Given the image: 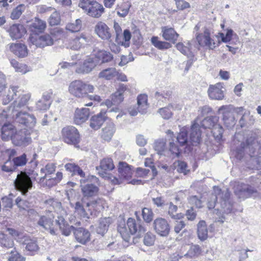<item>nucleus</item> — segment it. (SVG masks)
<instances>
[{
	"label": "nucleus",
	"mask_w": 261,
	"mask_h": 261,
	"mask_svg": "<svg viewBox=\"0 0 261 261\" xmlns=\"http://www.w3.org/2000/svg\"><path fill=\"white\" fill-rule=\"evenodd\" d=\"M111 222V219L110 217L101 218L98 221V225L96 229V232L103 236L108 231Z\"/></svg>",
	"instance_id": "33"
},
{
	"label": "nucleus",
	"mask_w": 261,
	"mask_h": 261,
	"mask_svg": "<svg viewBox=\"0 0 261 261\" xmlns=\"http://www.w3.org/2000/svg\"><path fill=\"white\" fill-rule=\"evenodd\" d=\"M63 30L59 28L51 29L49 33H44L41 35H30L29 40L31 43L37 47L43 48L51 46L54 41L58 39L59 36L63 33Z\"/></svg>",
	"instance_id": "5"
},
{
	"label": "nucleus",
	"mask_w": 261,
	"mask_h": 261,
	"mask_svg": "<svg viewBox=\"0 0 261 261\" xmlns=\"http://www.w3.org/2000/svg\"><path fill=\"white\" fill-rule=\"evenodd\" d=\"M90 111L88 108H82L76 109L74 121L76 124H81L87 120L89 117Z\"/></svg>",
	"instance_id": "27"
},
{
	"label": "nucleus",
	"mask_w": 261,
	"mask_h": 261,
	"mask_svg": "<svg viewBox=\"0 0 261 261\" xmlns=\"http://www.w3.org/2000/svg\"><path fill=\"white\" fill-rule=\"evenodd\" d=\"M61 21L60 14L56 11H55L50 16L48 19V23L50 25H57L60 24Z\"/></svg>",
	"instance_id": "59"
},
{
	"label": "nucleus",
	"mask_w": 261,
	"mask_h": 261,
	"mask_svg": "<svg viewBox=\"0 0 261 261\" xmlns=\"http://www.w3.org/2000/svg\"><path fill=\"white\" fill-rule=\"evenodd\" d=\"M74 236L76 241L83 245H86L91 240L90 231L83 227H76L74 231Z\"/></svg>",
	"instance_id": "19"
},
{
	"label": "nucleus",
	"mask_w": 261,
	"mask_h": 261,
	"mask_svg": "<svg viewBox=\"0 0 261 261\" xmlns=\"http://www.w3.org/2000/svg\"><path fill=\"white\" fill-rule=\"evenodd\" d=\"M74 209L75 212L83 218L90 219V216L92 215V211L89 208L88 212H87L80 201L76 202Z\"/></svg>",
	"instance_id": "41"
},
{
	"label": "nucleus",
	"mask_w": 261,
	"mask_h": 261,
	"mask_svg": "<svg viewBox=\"0 0 261 261\" xmlns=\"http://www.w3.org/2000/svg\"><path fill=\"white\" fill-rule=\"evenodd\" d=\"M230 193L226 191L222 194L221 206L223 213L228 214L232 212V206L229 202Z\"/></svg>",
	"instance_id": "30"
},
{
	"label": "nucleus",
	"mask_w": 261,
	"mask_h": 261,
	"mask_svg": "<svg viewBox=\"0 0 261 261\" xmlns=\"http://www.w3.org/2000/svg\"><path fill=\"white\" fill-rule=\"evenodd\" d=\"M166 143L163 140H157L154 142V150L159 154H162L165 148Z\"/></svg>",
	"instance_id": "62"
},
{
	"label": "nucleus",
	"mask_w": 261,
	"mask_h": 261,
	"mask_svg": "<svg viewBox=\"0 0 261 261\" xmlns=\"http://www.w3.org/2000/svg\"><path fill=\"white\" fill-rule=\"evenodd\" d=\"M76 227L72 225H69L68 222H66L63 225L62 228L60 229V230L61 231V233L63 235L65 236H69L71 232H73L74 233V231L75 230Z\"/></svg>",
	"instance_id": "57"
},
{
	"label": "nucleus",
	"mask_w": 261,
	"mask_h": 261,
	"mask_svg": "<svg viewBox=\"0 0 261 261\" xmlns=\"http://www.w3.org/2000/svg\"><path fill=\"white\" fill-rule=\"evenodd\" d=\"M234 154L239 160L244 159L246 162H251L255 166L261 167V145L253 137H248L245 142H242L234 150Z\"/></svg>",
	"instance_id": "1"
},
{
	"label": "nucleus",
	"mask_w": 261,
	"mask_h": 261,
	"mask_svg": "<svg viewBox=\"0 0 261 261\" xmlns=\"http://www.w3.org/2000/svg\"><path fill=\"white\" fill-rule=\"evenodd\" d=\"M7 32L13 40L22 38L27 32L24 26L21 23H13L7 30Z\"/></svg>",
	"instance_id": "16"
},
{
	"label": "nucleus",
	"mask_w": 261,
	"mask_h": 261,
	"mask_svg": "<svg viewBox=\"0 0 261 261\" xmlns=\"http://www.w3.org/2000/svg\"><path fill=\"white\" fill-rule=\"evenodd\" d=\"M49 214H50L47 216H41L38 221L37 224L45 230H49L50 234L52 236H57V229L52 227L54 223V216L50 212Z\"/></svg>",
	"instance_id": "15"
},
{
	"label": "nucleus",
	"mask_w": 261,
	"mask_h": 261,
	"mask_svg": "<svg viewBox=\"0 0 261 261\" xmlns=\"http://www.w3.org/2000/svg\"><path fill=\"white\" fill-rule=\"evenodd\" d=\"M117 74V71L115 68H108L101 71L98 74V77L110 80L115 77Z\"/></svg>",
	"instance_id": "40"
},
{
	"label": "nucleus",
	"mask_w": 261,
	"mask_h": 261,
	"mask_svg": "<svg viewBox=\"0 0 261 261\" xmlns=\"http://www.w3.org/2000/svg\"><path fill=\"white\" fill-rule=\"evenodd\" d=\"M257 193V188L249 184H243L239 188L238 194L239 198L242 196L244 199L251 197Z\"/></svg>",
	"instance_id": "29"
},
{
	"label": "nucleus",
	"mask_w": 261,
	"mask_h": 261,
	"mask_svg": "<svg viewBox=\"0 0 261 261\" xmlns=\"http://www.w3.org/2000/svg\"><path fill=\"white\" fill-rule=\"evenodd\" d=\"M107 110L102 109L96 115H94L90 118V126L95 130L98 129L108 119L106 116Z\"/></svg>",
	"instance_id": "18"
},
{
	"label": "nucleus",
	"mask_w": 261,
	"mask_h": 261,
	"mask_svg": "<svg viewBox=\"0 0 261 261\" xmlns=\"http://www.w3.org/2000/svg\"><path fill=\"white\" fill-rule=\"evenodd\" d=\"M142 216L145 222L150 223L153 220L154 214L151 209L144 207L142 210Z\"/></svg>",
	"instance_id": "51"
},
{
	"label": "nucleus",
	"mask_w": 261,
	"mask_h": 261,
	"mask_svg": "<svg viewBox=\"0 0 261 261\" xmlns=\"http://www.w3.org/2000/svg\"><path fill=\"white\" fill-rule=\"evenodd\" d=\"M176 163L177 165L175 167L178 173H183L186 175L190 172V170L188 169V164L186 162L178 160Z\"/></svg>",
	"instance_id": "53"
},
{
	"label": "nucleus",
	"mask_w": 261,
	"mask_h": 261,
	"mask_svg": "<svg viewBox=\"0 0 261 261\" xmlns=\"http://www.w3.org/2000/svg\"><path fill=\"white\" fill-rule=\"evenodd\" d=\"M38 173L33 169L20 171L14 180L16 190L21 192L23 196H27L29 191L32 189L33 182L36 180Z\"/></svg>",
	"instance_id": "4"
},
{
	"label": "nucleus",
	"mask_w": 261,
	"mask_h": 261,
	"mask_svg": "<svg viewBox=\"0 0 261 261\" xmlns=\"http://www.w3.org/2000/svg\"><path fill=\"white\" fill-rule=\"evenodd\" d=\"M155 236L150 232H147L144 237V244L147 246H150L154 244Z\"/></svg>",
	"instance_id": "58"
},
{
	"label": "nucleus",
	"mask_w": 261,
	"mask_h": 261,
	"mask_svg": "<svg viewBox=\"0 0 261 261\" xmlns=\"http://www.w3.org/2000/svg\"><path fill=\"white\" fill-rule=\"evenodd\" d=\"M152 227L156 234L160 237H167L170 231V226L168 221L163 218L158 217L152 223Z\"/></svg>",
	"instance_id": "10"
},
{
	"label": "nucleus",
	"mask_w": 261,
	"mask_h": 261,
	"mask_svg": "<svg viewBox=\"0 0 261 261\" xmlns=\"http://www.w3.org/2000/svg\"><path fill=\"white\" fill-rule=\"evenodd\" d=\"M79 7L88 16L98 18L105 12L103 6L96 0H80Z\"/></svg>",
	"instance_id": "6"
},
{
	"label": "nucleus",
	"mask_w": 261,
	"mask_h": 261,
	"mask_svg": "<svg viewBox=\"0 0 261 261\" xmlns=\"http://www.w3.org/2000/svg\"><path fill=\"white\" fill-rule=\"evenodd\" d=\"M88 38L89 37L84 33H81L77 35L73 40V43H78V45H76L75 46H73L72 49L78 50L80 49L83 45L88 42Z\"/></svg>",
	"instance_id": "43"
},
{
	"label": "nucleus",
	"mask_w": 261,
	"mask_h": 261,
	"mask_svg": "<svg viewBox=\"0 0 261 261\" xmlns=\"http://www.w3.org/2000/svg\"><path fill=\"white\" fill-rule=\"evenodd\" d=\"M137 220L133 218H129L126 223L124 218H121L118 221L117 230L122 237H126L132 235H136L137 238L142 237L146 231V228L144 222L135 212Z\"/></svg>",
	"instance_id": "3"
},
{
	"label": "nucleus",
	"mask_w": 261,
	"mask_h": 261,
	"mask_svg": "<svg viewBox=\"0 0 261 261\" xmlns=\"http://www.w3.org/2000/svg\"><path fill=\"white\" fill-rule=\"evenodd\" d=\"M11 141L14 145L19 147H26L32 141L30 132L25 128L16 130Z\"/></svg>",
	"instance_id": "9"
},
{
	"label": "nucleus",
	"mask_w": 261,
	"mask_h": 261,
	"mask_svg": "<svg viewBox=\"0 0 261 261\" xmlns=\"http://www.w3.org/2000/svg\"><path fill=\"white\" fill-rule=\"evenodd\" d=\"M8 261H25V257L21 255L14 248L10 252Z\"/></svg>",
	"instance_id": "52"
},
{
	"label": "nucleus",
	"mask_w": 261,
	"mask_h": 261,
	"mask_svg": "<svg viewBox=\"0 0 261 261\" xmlns=\"http://www.w3.org/2000/svg\"><path fill=\"white\" fill-rule=\"evenodd\" d=\"M18 89L19 87L18 86H13L11 87V90H9L8 93L6 95V97L3 98V102L4 105H7L14 99V96L17 95V93L19 92V90H18Z\"/></svg>",
	"instance_id": "47"
},
{
	"label": "nucleus",
	"mask_w": 261,
	"mask_h": 261,
	"mask_svg": "<svg viewBox=\"0 0 261 261\" xmlns=\"http://www.w3.org/2000/svg\"><path fill=\"white\" fill-rule=\"evenodd\" d=\"M211 129L213 136L217 142H220L223 141V134L224 129L222 125L218 123Z\"/></svg>",
	"instance_id": "45"
},
{
	"label": "nucleus",
	"mask_w": 261,
	"mask_h": 261,
	"mask_svg": "<svg viewBox=\"0 0 261 261\" xmlns=\"http://www.w3.org/2000/svg\"><path fill=\"white\" fill-rule=\"evenodd\" d=\"M16 131L15 127L10 123H5L1 129V137L2 140H12L13 135Z\"/></svg>",
	"instance_id": "22"
},
{
	"label": "nucleus",
	"mask_w": 261,
	"mask_h": 261,
	"mask_svg": "<svg viewBox=\"0 0 261 261\" xmlns=\"http://www.w3.org/2000/svg\"><path fill=\"white\" fill-rule=\"evenodd\" d=\"M97 65L96 58L89 57L79 64L76 68L75 72L78 74H88L93 70Z\"/></svg>",
	"instance_id": "13"
},
{
	"label": "nucleus",
	"mask_w": 261,
	"mask_h": 261,
	"mask_svg": "<svg viewBox=\"0 0 261 261\" xmlns=\"http://www.w3.org/2000/svg\"><path fill=\"white\" fill-rule=\"evenodd\" d=\"M15 204L20 211L27 210V208L31 207L33 205L32 202H30L28 198L24 199L20 196L15 199Z\"/></svg>",
	"instance_id": "42"
},
{
	"label": "nucleus",
	"mask_w": 261,
	"mask_h": 261,
	"mask_svg": "<svg viewBox=\"0 0 261 261\" xmlns=\"http://www.w3.org/2000/svg\"><path fill=\"white\" fill-rule=\"evenodd\" d=\"M95 32L103 40H109L111 37L109 28L103 22L100 21L96 24Z\"/></svg>",
	"instance_id": "23"
},
{
	"label": "nucleus",
	"mask_w": 261,
	"mask_h": 261,
	"mask_svg": "<svg viewBox=\"0 0 261 261\" xmlns=\"http://www.w3.org/2000/svg\"><path fill=\"white\" fill-rule=\"evenodd\" d=\"M14 166L16 167L17 170L19 171L18 167L25 166L28 161L27 155L25 153H22L19 156L13 158Z\"/></svg>",
	"instance_id": "46"
},
{
	"label": "nucleus",
	"mask_w": 261,
	"mask_h": 261,
	"mask_svg": "<svg viewBox=\"0 0 261 261\" xmlns=\"http://www.w3.org/2000/svg\"><path fill=\"white\" fill-rule=\"evenodd\" d=\"M200 127L199 124L195 122L189 128V140L192 147L194 145V143L199 144L201 140V132Z\"/></svg>",
	"instance_id": "21"
},
{
	"label": "nucleus",
	"mask_w": 261,
	"mask_h": 261,
	"mask_svg": "<svg viewBox=\"0 0 261 261\" xmlns=\"http://www.w3.org/2000/svg\"><path fill=\"white\" fill-rule=\"evenodd\" d=\"M102 130L101 138L105 141H110L115 131V124L109 121Z\"/></svg>",
	"instance_id": "35"
},
{
	"label": "nucleus",
	"mask_w": 261,
	"mask_h": 261,
	"mask_svg": "<svg viewBox=\"0 0 261 261\" xmlns=\"http://www.w3.org/2000/svg\"><path fill=\"white\" fill-rule=\"evenodd\" d=\"M15 195L12 193H9L8 195L5 196L1 198V201L4 208L6 210L11 209L13 206V198Z\"/></svg>",
	"instance_id": "48"
},
{
	"label": "nucleus",
	"mask_w": 261,
	"mask_h": 261,
	"mask_svg": "<svg viewBox=\"0 0 261 261\" xmlns=\"http://www.w3.org/2000/svg\"><path fill=\"white\" fill-rule=\"evenodd\" d=\"M93 86L87 84L81 80H75L69 85L68 90L69 93L77 98L86 97L88 93L94 91Z\"/></svg>",
	"instance_id": "7"
},
{
	"label": "nucleus",
	"mask_w": 261,
	"mask_h": 261,
	"mask_svg": "<svg viewBox=\"0 0 261 261\" xmlns=\"http://www.w3.org/2000/svg\"><path fill=\"white\" fill-rule=\"evenodd\" d=\"M131 166L125 162L119 163L118 170L121 178L125 179H128L132 176Z\"/></svg>",
	"instance_id": "31"
},
{
	"label": "nucleus",
	"mask_w": 261,
	"mask_h": 261,
	"mask_svg": "<svg viewBox=\"0 0 261 261\" xmlns=\"http://www.w3.org/2000/svg\"><path fill=\"white\" fill-rule=\"evenodd\" d=\"M63 141L65 143L73 145L75 147L79 148L81 138L79 130L72 125L64 127L62 129Z\"/></svg>",
	"instance_id": "8"
},
{
	"label": "nucleus",
	"mask_w": 261,
	"mask_h": 261,
	"mask_svg": "<svg viewBox=\"0 0 261 261\" xmlns=\"http://www.w3.org/2000/svg\"><path fill=\"white\" fill-rule=\"evenodd\" d=\"M15 121L16 123L29 128H32L36 123V119L34 115L21 111L17 113Z\"/></svg>",
	"instance_id": "14"
},
{
	"label": "nucleus",
	"mask_w": 261,
	"mask_h": 261,
	"mask_svg": "<svg viewBox=\"0 0 261 261\" xmlns=\"http://www.w3.org/2000/svg\"><path fill=\"white\" fill-rule=\"evenodd\" d=\"M138 109L140 113L144 114L147 109V96L146 94H140L137 97Z\"/></svg>",
	"instance_id": "39"
},
{
	"label": "nucleus",
	"mask_w": 261,
	"mask_h": 261,
	"mask_svg": "<svg viewBox=\"0 0 261 261\" xmlns=\"http://www.w3.org/2000/svg\"><path fill=\"white\" fill-rule=\"evenodd\" d=\"M249 182L250 185L254 187L257 189H261V181L256 176H250L249 178Z\"/></svg>",
	"instance_id": "64"
},
{
	"label": "nucleus",
	"mask_w": 261,
	"mask_h": 261,
	"mask_svg": "<svg viewBox=\"0 0 261 261\" xmlns=\"http://www.w3.org/2000/svg\"><path fill=\"white\" fill-rule=\"evenodd\" d=\"M176 48L183 55L187 57H191L193 56V53L191 51L190 49L187 46L184 45L182 43L179 42L176 45Z\"/></svg>",
	"instance_id": "56"
},
{
	"label": "nucleus",
	"mask_w": 261,
	"mask_h": 261,
	"mask_svg": "<svg viewBox=\"0 0 261 261\" xmlns=\"http://www.w3.org/2000/svg\"><path fill=\"white\" fill-rule=\"evenodd\" d=\"M82 28V20L77 19L73 22L68 23L66 26V29L71 32H76Z\"/></svg>",
	"instance_id": "50"
},
{
	"label": "nucleus",
	"mask_w": 261,
	"mask_h": 261,
	"mask_svg": "<svg viewBox=\"0 0 261 261\" xmlns=\"http://www.w3.org/2000/svg\"><path fill=\"white\" fill-rule=\"evenodd\" d=\"M189 202L190 204L194 205L197 208H200L202 207L201 200L196 195L190 197L189 198Z\"/></svg>",
	"instance_id": "63"
},
{
	"label": "nucleus",
	"mask_w": 261,
	"mask_h": 261,
	"mask_svg": "<svg viewBox=\"0 0 261 261\" xmlns=\"http://www.w3.org/2000/svg\"><path fill=\"white\" fill-rule=\"evenodd\" d=\"M51 103V101H45L43 99H40L36 103V108L40 111H45L49 109Z\"/></svg>",
	"instance_id": "61"
},
{
	"label": "nucleus",
	"mask_w": 261,
	"mask_h": 261,
	"mask_svg": "<svg viewBox=\"0 0 261 261\" xmlns=\"http://www.w3.org/2000/svg\"><path fill=\"white\" fill-rule=\"evenodd\" d=\"M196 40L200 46H206L210 49H214L217 46H219L221 44V42L219 40L215 42L214 40L210 37V33L207 30L204 31V34H198L196 36Z\"/></svg>",
	"instance_id": "12"
},
{
	"label": "nucleus",
	"mask_w": 261,
	"mask_h": 261,
	"mask_svg": "<svg viewBox=\"0 0 261 261\" xmlns=\"http://www.w3.org/2000/svg\"><path fill=\"white\" fill-rule=\"evenodd\" d=\"M172 107V105L170 104L167 107L160 109L158 111V112L160 114L163 118L164 119H169L172 117L173 115L170 110V108Z\"/></svg>",
	"instance_id": "55"
},
{
	"label": "nucleus",
	"mask_w": 261,
	"mask_h": 261,
	"mask_svg": "<svg viewBox=\"0 0 261 261\" xmlns=\"http://www.w3.org/2000/svg\"><path fill=\"white\" fill-rule=\"evenodd\" d=\"M162 32L163 33L162 36L165 40L169 41L173 44L175 43L178 37V34L174 29L164 27L162 28Z\"/></svg>",
	"instance_id": "32"
},
{
	"label": "nucleus",
	"mask_w": 261,
	"mask_h": 261,
	"mask_svg": "<svg viewBox=\"0 0 261 261\" xmlns=\"http://www.w3.org/2000/svg\"><path fill=\"white\" fill-rule=\"evenodd\" d=\"M22 244L25 245V249L30 252V255H33L34 252L39 249L37 241L35 238H31L29 236H24L21 240Z\"/></svg>",
	"instance_id": "24"
},
{
	"label": "nucleus",
	"mask_w": 261,
	"mask_h": 261,
	"mask_svg": "<svg viewBox=\"0 0 261 261\" xmlns=\"http://www.w3.org/2000/svg\"><path fill=\"white\" fill-rule=\"evenodd\" d=\"M223 89L225 90V88L223 84L221 83H218L214 85H211L207 90L208 95L212 99L222 100L224 97Z\"/></svg>",
	"instance_id": "17"
},
{
	"label": "nucleus",
	"mask_w": 261,
	"mask_h": 261,
	"mask_svg": "<svg viewBox=\"0 0 261 261\" xmlns=\"http://www.w3.org/2000/svg\"><path fill=\"white\" fill-rule=\"evenodd\" d=\"M131 6V4L127 2V3L124 4V5L120 8L121 12L117 11V14L120 17H125L128 14Z\"/></svg>",
	"instance_id": "60"
},
{
	"label": "nucleus",
	"mask_w": 261,
	"mask_h": 261,
	"mask_svg": "<svg viewBox=\"0 0 261 261\" xmlns=\"http://www.w3.org/2000/svg\"><path fill=\"white\" fill-rule=\"evenodd\" d=\"M10 50L15 56L20 58L25 57L28 54L27 46L21 43L11 44L10 45Z\"/></svg>",
	"instance_id": "25"
},
{
	"label": "nucleus",
	"mask_w": 261,
	"mask_h": 261,
	"mask_svg": "<svg viewBox=\"0 0 261 261\" xmlns=\"http://www.w3.org/2000/svg\"><path fill=\"white\" fill-rule=\"evenodd\" d=\"M233 110V106L231 105L223 106L218 109V113L222 115V119L227 127H231L236 124Z\"/></svg>",
	"instance_id": "11"
},
{
	"label": "nucleus",
	"mask_w": 261,
	"mask_h": 261,
	"mask_svg": "<svg viewBox=\"0 0 261 261\" xmlns=\"http://www.w3.org/2000/svg\"><path fill=\"white\" fill-rule=\"evenodd\" d=\"M151 42L155 47L161 50L167 49L172 46L169 42L159 40L156 36L152 37Z\"/></svg>",
	"instance_id": "44"
},
{
	"label": "nucleus",
	"mask_w": 261,
	"mask_h": 261,
	"mask_svg": "<svg viewBox=\"0 0 261 261\" xmlns=\"http://www.w3.org/2000/svg\"><path fill=\"white\" fill-rule=\"evenodd\" d=\"M115 166L113 164V160L111 158H105L101 161L99 167H96V170H101V173L99 172V174L102 176L106 174L107 171H111L114 169Z\"/></svg>",
	"instance_id": "34"
},
{
	"label": "nucleus",
	"mask_w": 261,
	"mask_h": 261,
	"mask_svg": "<svg viewBox=\"0 0 261 261\" xmlns=\"http://www.w3.org/2000/svg\"><path fill=\"white\" fill-rule=\"evenodd\" d=\"M25 7L23 4H20L14 9L11 14V18L13 20L18 19L22 12L24 11Z\"/></svg>",
	"instance_id": "54"
},
{
	"label": "nucleus",
	"mask_w": 261,
	"mask_h": 261,
	"mask_svg": "<svg viewBox=\"0 0 261 261\" xmlns=\"http://www.w3.org/2000/svg\"><path fill=\"white\" fill-rule=\"evenodd\" d=\"M94 58H96L97 64L99 61L101 63H105L111 61L113 56L109 51L100 50L97 51Z\"/></svg>",
	"instance_id": "38"
},
{
	"label": "nucleus",
	"mask_w": 261,
	"mask_h": 261,
	"mask_svg": "<svg viewBox=\"0 0 261 261\" xmlns=\"http://www.w3.org/2000/svg\"><path fill=\"white\" fill-rule=\"evenodd\" d=\"M127 89L126 86L123 84H120L117 91L112 94L111 98L113 102L114 106H118L121 103L124 99L123 93Z\"/></svg>",
	"instance_id": "28"
},
{
	"label": "nucleus",
	"mask_w": 261,
	"mask_h": 261,
	"mask_svg": "<svg viewBox=\"0 0 261 261\" xmlns=\"http://www.w3.org/2000/svg\"><path fill=\"white\" fill-rule=\"evenodd\" d=\"M202 249L198 245H192L187 253L185 255V256L190 258L197 257L201 254Z\"/></svg>",
	"instance_id": "49"
},
{
	"label": "nucleus",
	"mask_w": 261,
	"mask_h": 261,
	"mask_svg": "<svg viewBox=\"0 0 261 261\" xmlns=\"http://www.w3.org/2000/svg\"><path fill=\"white\" fill-rule=\"evenodd\" d=\"M197 233L198 239L201 241L206 240L208 237V231L205 221L200 220L197 224Z\"/></svg>",
	"instance_id": "37"
},
{
	"label": "nucleus",
	"mask_w": 261,
	"mask_h": 261,
	"mask_svg": "<svg viewBox=\"0 0 261 261\" xmlns=\"http://www.w3.org/2000/svg\"><path fill=\"white\" fill-rule=\"evenodd\" d=\"M219 118L217 116H208L204 118L200 122V126L204 129H212L218 124Z\"/></svg>",
	"instance_id": "36"
},
{
	"label": "nucleus",
	"mask_w": 261,
	"mask_h": 261,
	"mask_svg": "<svg viewBox=\"0 0 261 261\" xmlns=\"http://www.w3.org/2000/svg\"><path fill=\"white\" fill-rule=\"evenodd\" d=\"M167 133L171 137L169 140V149L172 155L179 158L183 152L189 154L193 150L189 140V127L185 126L180 129L176 136L171 130H168Z\"/></svg>",
	"instance_id": "2"
},
{
	"label": "nucleus",
	"mask_w": 261,
	"mask_h": 261,
	"mask_svg": "<svg viewBox=\"0 0 261 261\" xmlns=\"http://www.w3.org/2000/svg\"><path fill=\"white\" fill-rule=\"evenodd\" d=\"M46 28V23L38 18L36 17L34 20L29 25L30 35H39L44 32Z\"/></svg>",
	"instance_id": "20"
},
{
	"label": "nucleus",
	"mask_w": 261,
	"mask_h": 261,
	"mask_svg": "<svg viewBox=\"0 0 261 261\" xmlns=\"http://www.w3.org/2000/svg\"><path fill=\"white\" fill-rule=\"evenodd\" d=\"M81 186L82 187L81 190L83 195L82 201L85 198L88 199L96 196L99 191V188L93 184H87L84 186L82 185Z\"/></svg>",
	"instance_id": "26"
}]
</instances>
